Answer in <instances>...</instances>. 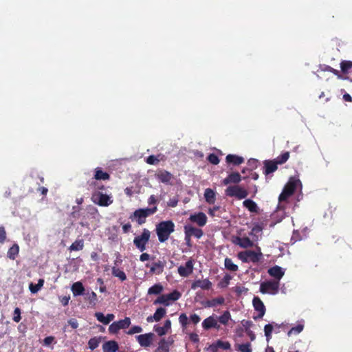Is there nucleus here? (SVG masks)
Wrapping results in <instances>:
<instances>
[{"label":"nucleus","mask_w":352,"mask_h":352,"mask_svg":"<svg viewBox=\"0 0 352 352\" xmlns=\"http://www.w3.org/2000/svg\"><path fill=\"white\" fill-rule=\"evenodd\" d=\"M174 231L175 224L172 221H162L156 226V233L162 243L167 241Z\"/></svg>","instance_id":"1"},{"label":"nucleus","mask_w":352,"mask_h":352,"mask_svg":"<svg viewBox=\"0 0 352 352\" xmlns=\"http://www.w3.org/2000/svg\"><path fill=\"white\" fill-rule=\"evenodd\" d=\"M279 286L278 280H267L261 283L259 290L263 294L274 295L278 292Z\"/></svg>","instance_id":"2"},{"label":"nucleus","mask_w":352,"mask_h":352,"mask_svg":"<svg viewBox=\"0 0 352 352\" xmlns=\"http://www.w3.org/2000/svg\"><path fill=\"white\" fill-rule=\"evenodd\" d=\"M237 256L238 258L244 263H256L261 259L262 253L261 252L260 250L258 252L246 250L239 252Z\"/></svg>","instance_id":"3"},{"label":"nucleus","mask_w":352,"mask_h":352,"mask_svg":"<svg viewBox=\"0 0 352 352\" xmlns=\"http://www.w3.org/2000/svg\"><path fill=\"white\" fill-rule=\"evenodd\" d=\"M150 236L151 232L147 229H144L140 235L134 238L133 243L140 252L146 250V244L148 242Z\"/></svg>","instance_id":"4"},{"label":"nucleus","mask_w":352,"mask_h":352,"mask_svg":"<svg viewBox=\"0 0 352 352\" xmlns=\"http://www.w3.org/2000/svg\"><path fill=\"white\" fill-rule=\"evenodd\" d=\"M157 210L156 206L151 208L138 209L133 212L132 218H134L138 221V224L141 225L145 222L147 217L154 214Z\"/></svg>","instance_id":"5"},{"label":"nucleus","mask_w":352,"mask_h":352,"mask_svg":"<svg viewBox=\"0 0 352 352\" xmlns=\"http://www.w3.org/2000/svg\"><path fill=\"white\" fill-rule=\"evenodd\" d=\"M181 297V294L175 290L173 292L161 295L154 301V304H162L165 306H168L170 305L171 302L175 301L178 300Z\"/></svg>","instance_id":"6"},{"label":"nucleus","mask_w":352,"mask_h":352,"mask_svg":"<svg viewBox=\"0 0 352 352\" xmlns=\"http://www.w3.org/2000/svg\"><path fill=\"white\" fill-rule=\"evenodd\" d=\"M226 194L229 197H235L239 199H244L248 195L247 190L238 185L228 186L226 190Z\"/></svg>","instance_id":"7"},{"label":"nucleus","mask_w":352,"mask_h":352,"mask_svg":"<svg viewBox=\"0 0 352 352\" xmlns=\"http://www.w3.org/2000/svg\"><path fill=\"white\" fill-rule=\"evenodd\" d=\"M131 324V319L126 317L123 320L113 322L109 327L110 333L116 334L120 329L128 328Z\"/></svg>","instance_id":"8"},{"label":"nucleus","mask_w":352,"mask_h":352,"mask_svg":"<svg viewBox=\"0 0 352 352\" xmlns=\"http://www.w3.org/2000/svg\"><path fill=\"white\" fill-rule=\"evenodd\" d=\"M92 200L95 204L101 206H108L113 202V199L111 196L103 194L100 192H95L92 195Z\"/></svg>","instance_id":"9"},{"label":"nucleus","mask_w":352,"mask_h":352,"mask_svg":"<svg viewBox=\"0 0 352 352\" xmlns=\"http://www.w3.org/2000/svg\"><path fill=\"white\" fill-rule=\"evenodd\" d=\"M154 337V333H148L137 336L136 340L141 346L146 348L150 346L152 344Z\"/></svg>","instance_id":"10"},{"label":"nucleus","mask_w":352,"mask_h":352,"mask_svg":"<svg viewBox=\"0 0 352 352\" xmlns=\"http://www.w3.org/2000/svg\"><path fill=\"white\" fill-rule=\"evenodd\" d=\"M202 327L206 330H208L211 328L219 329L220 325L218 323L217 316L212 314V316L206 318L202 322Z\"/></svg>","instance_id":"11"},{"label":"nucleus","mask_w":352,"mask_h":352,"mask_svg":"<svg viewBox=\"0 0 352 352\" xmlns=\"http://www.w3.org/2000/svg\"><path fill=\"white\" fill-rule=\"evenodd\" d=\"M193 261L192 259L188 260L184 265L178 267V273L182 277H187L193 272Z\"/></svg>","instance_id":"12"},{"label":"nucleus","mask_w":352,"mask_h":352,"mask_svg":"<svg viewBox=\"0 0 352 352\" xmlns=\"http://www.w3.org/2000/svg\"><path fill=\"white\" fill-rule=\"evenodd\" d=\"M189 220L195 223L200 227L204 226L207 223V217L204 212H198L192 214L190 216Z\"/></svg>","instance_id":"13"},{"label":"nucleus","mask_w":352,"mask_h":352,"mask_svg":"<svg viewBox=\"0 0 352 352\" xmlns=\"http://www.w3.org/2000/svg\"><path fill=\"white\" fill-rule=\"evenodd\" d=\"M252 304L254 309L258 312L257 318H263L265 314V307L260 298L254 297Z\"/></svg>","instance_id":"14"},{"label":"nucleus","mask_w":352,"mask_h":352,"mask_svg":"<svg viewBox=\"0 0 352 352\" xmlns=\"http://www.w3.org/2000/svg\"><path fill=\"white\" fill-rule=\"evenodd\" d=\"M171 329V321L170 320H166L164 325L160 327L159 325H155L153 327V330L155 332L160 336H162L168 333Z\"/></svg>","instance_id":"15"},{"label":"nucleus","mask_w":352,"mask_h":352,"mask_svg":"<svg viewBox=\"0 0 352 352\" xmlns=\"http://www.w3.org/2000/svg\"><path fill=\"white\" fill-rule=\"evenodd\" d=\"M267 272L271 276L275 278L274 280H278L279 283L280 280L282 278L285 274L283 269L278 265L270 268Z\"/></svg>","instance_id":"16"},{"label":"nucleus","mask_w":352,"mask_h":352,"mask_svg":"<svg viewBox=\"0 0 352 352\" xmlns=\"http://www.w3.org/2000/svg\"><path fill=\"white\" fill-rule=\"evenodd\" d=\"M233 243L243 248H252L254 246V242L248 237L237 236L233 239Z\"/></svg>","instance_id":"17"},{"label":"nucleus","mask_w":352,"mask_h":352,"mask_svg":"<svg viewBox=\"0 0 352 352\" xmlns=\"http://www.w3.org/2000/svg\"><path fill=\"white\" fill-rule=\"evenodd\" d=\"M211 287L212 283L207 278L195 280L191 285L192 289H196L198 287L202 289H209Z\"/></svg>","instance_id":"18"},{"label":"nucleus","mask_w":352,"mask_h":352,"mask_svg":"<svg viewBox=\"0 0 352 352\" xmlns=\"http://www.w3.org/2000/svg\"><path fill=\"white\" fill-rule=\"evenodd\" d=\"M173 339L168 338V340H166L162 338L159 342V346L155 352H169V347L173 344Z\"/></svg>","instance_id":"19"},{"label":"nucleus","mask_w":352,"mask_h":352,"mask_svg":"<svg viewBox=\"0 0 352 352\" xmlns=\"http://www.w3.org/2000/svg\"><path fill=\"white\" fill-rule=\"evenodd\" d=\"M156 177L161 182L164 184H169L173 179V175L164 170H158Z\"/></svg>","instance_id":"20"},{"label":"nucleus","mask_w":352,"mask_h":352,"mask_svg":"<svg viewBox=\"0 0 352 352\" xmlns=\"http://www.w3.org/2000/svg\"><path fill=\"white\" fill-rule=\"evenodd\" d=\"M184 230L186 238L190 237V236H195L199 239L203 235V232L201 229H198L190 226H186L184 227Z\"/></svg>","instance_id":"21"},{"label":"nucleus","mask_w":352,"mask_h":352,"mask_svg":"<svg viewBox=\"0 0 352 352\" xmlns=\"http://www.w3.org/2000/svg\"><path fill=\"white\" fill-rule=\"evenodd\" d=\"M94 316L96 319L103 324H108L115 318V316L113 314H109L107 316H104L101 312H96L95 313Z\"/></svg>","instance_id":"22"},{"label":"nucleus","mask_w":352,"mask_h":352,"mask_svg":"<svg viewBox=\"0 0 352 352\" xmlns=\"http://www.w3.org/2000/svg\"><path fill=\"white\" fill-rule=\"evenodd\" d=\"M241 181V176L239 173H232L226 178L223 180L224 185L229 184H238Z\"/></svg>","instance_id":"23"},{"label":"nucleus","mask_w":352,"mask_h":352,"mask_svg":"<svg viewBox=\"0 0 352 352\" xmlns=\"http://www.w3.org/2000/svg\"><path fill=\"white\" fill-rule=\"evenodd\" d=\"M118 349V344L114 340L107 341L102 345L103 352H116Z\"/></svg>","instance_id":"24"},{"label":"nucleus","mask_w":352,"mask_h":352,"mask_svg":"<svg viewBox=\"0 0 352 352\" xmlns=\"http://www.w3.org/2000/svg\"><path fill=\"white\" fill-rule=\"evenodd\" d=\"M71 289L74 296H76L83 294L85 287L81 282L78 281L72 285Z\"/></svg>","instance_id":"25"},{"label":"nucleus","mask_w":352,"mask_h":352,"mask_svg":"<svg viewBox=\"0 0 352 352\" xmlns=\"http://www.w3.org/2000/svg\"><path fill=\"white\" fill-rule=\"evenodd\" d=\"M340 67L342 72L345 74L350 76L352 74V62L348 60H344L340 63Z\"/></svg>","instance_id":"26"},{"label":"nucleus","mask_w":352,"mask_h":352,"mask_svg":"<svg viewBox=\"0 0 352 352\" xmlns=\"http://www.w3.org/2000/svg\"><path fill=\"white\" fill-rule=\"evenodd\" d=\"M164 267V263L162 261H158L153 264L151 267V272L153 274H160L162 273Z\"/></svg>","instance_id":"27"},{"label":"nucleus","mask_w":352,"mask_h":352,"mask_svg":"<svg viewBox=\"0 0 352 352\" xmlns=\"http://www.w3.org/2000/svg\"><path fill=\"white\" fill-rule=\"evenodd\" d=\"M243 206L252 212H258L257 204L251 199H246L243 202Z\"/></svg>","instance_id":"28"},{"label":"nucleus","mask_w":352,"mask_h":352,"mask_svg":"<svg viewBox=\"0 0 352 352\" xmlns=\"http://www.w3.org/2000/svg\"><path fill=\"white\" fill-rule=\"evenodd\" d=\"M204 197L208 204H213L215 201V193L211 188H206L204 192Z\"/></svg>","instance_id":"29"},{"label":"nucleus","mask_w":352,"mask_h":352,"mask_svg":"<svg viewBox=\"0 0 352 352\" xmlns=\"http://www.w3.org/2000/svg\"><path fill=\"white\" fill-rule=\"evenodd\" d=\"M298 182V180L291 178L287 183V184L285 186L284 188L286 190V191H288L290 193L293 194L296 188V185Z\"/></svg>","instance_id":"30"},{"label":"nucleus","mask_w":352,"mask_h":352,"mask_svg":"<svg viewBox=\"0 0 352 352\" xmlns=\"http://www.w3.org/2000/svg\"><path fill=\"white\" fill-rule=\"evenodd\" d=\"M164 290L163 286L160 283L155 284L151 287L148 290V294L149 295H157L161 294Z\"/></svg>","instance_id":"31"},{"label":"nucleus","mask_w":352,"mask_h":352,"mask_svg":"<svg viewBox=\"0 0 352 352\" xmlns=\"http://www.w3.org/2000/svg\"><path fill=\"white\" fill-rule=\"evenodd\" d=\"M111 272L114 276L118 278L121 281H124L126 279V276L124 271L116 267H112Z\"/></svg>","instance_id":"32"},{"label":"nucleus","mask_w":352,"mask_h":352,"mask_svg":"<svg viewBox=\"0 0 352 352\" xmlns=\"http://www.w3.org/2000/svg\"><path fill=\"white\" fill-rule=\"evenodd\" d=\"M226 161L235 165H239L243 162L244 160L243 157L234 155H228L226 157Z\"/></svg>","instance_id":"33"},{"label":"nucleus","mask_w":352,"mask_h":352,"mask_svg":"<svg viewBox=\"0 0 352 352\" xmlns=\"http://www.w3.org/2000/svg\"><path fill=\"white\" fill-rule=\"evenodd\" d=\"M225 302V299L223 297H217L206 302V305L210 307H216L219 305L223 304Z\"/></svg>","instance_id":"34"},{"label":"nucleus","mask_w":352,"mask_h":352,"mask_svg":"<svg viewBox=\"0 0 352 352\" xmlns=\"http://www.w3.org/2000/svg\"><path fill=\"white\" fill-rule=\"evenodd\" d=\"M217 319L218 322H219L221 324L226 325L231 320L230 313L228 311H226L221 316H217Z\"/></svg>","instance_id":"35"},{"label":"nucleus","mask_w":352,"mask_h":352,"mask_svg":"<svg viewBox=\"0 0 352 352\" xmlns=\"http://www.w3.org/2000/svg\"><path fill=\"white\" fill-rule=\"evenodd\" d=\"M225 267L231 272H236L238 270V265L234 264L231 258H226L224 261Z\"/></svg>","instance_id":"36"},{"label":"nucleus","mask_w":352,"mask_h":352,"mask_svg":"<svg viewBox=\"0 0 352 352\" xmlns=\"http://www.w3.org/2000/svg\"><path fill=\"white\" fill-rule=\"evenodd\" d=\"M19 251V248L18 245H13L8 251L7 255L8 257L10 259L14 260L16 256L18 255Z\"/></svg>","instance_id":"37"},{"label":"nucleus","mask_w":352,"mask_h":352,"mask_svg":"<svg viewBox=\"0 0 352 352\" xmlns=\"http://www.w3.org/2000/svg\"><path fill=\"white\" fill-rule=\"evenodd\" d=\"M84 241L82 239L76 240L69 247L70 251H79L83 249Z\"/></svg>","instance_id":"38"},{"label":"nucleus","mask_w":352,"mask_h":352,"mask_svg":"<svg viewBox=\"0 0 352 352\" xmlns=\"http://www.w3.org/2000/svg\"><path fill=\"white\" fill-rule=\"evenodd\" d=\"M166 314V310L163 307H160L157 309V310L153 315V318L155 319V322H158L165 316Z\"/></svg>","instance_id":"39"},{"label":"nucleus","mask_w":352,"mask_h":352,"mask_svg":"<svg viewBox=\"0 0 352 352\" xmlns=\"http://www.w3.org/2000/svg\"><path fill=\"white\" fill-rule=\"evenodd\" d=\"M265 172L266 174H270V173L274 172L278 168L277 163H276L274 162H272V161L266 162L265 164Z\"/></svg>","instance_id":"40"},{"label":"nucleus","mask_w":352,"mask_h":352,"mask_svg":"<svg viewBox=\"0 0 352 352\" xmlns=\"http://www.w3.org/2000/svg\"><path fill=\"white\" fill-rule=\"evenodd\" d=\"M43 279H39L37 284L30 283L29 286L30 292L33 294L36 293L41 289V287L43 286Z\"/></svg>","instance_id":"41"},{"label":"nucleus","mask_w":352,"mask_h":352,"mask_svg":"<svg viewBox=\"0 0 352 352\" xmlns=\"http://www.w3.org/2000/svg\"><path fill=\"white\" fill-rule=\"evenodd\" d=\"M86 298L89 300V305L91 307L96 306L97 301H98V298H97V295L94 292H91V293H87Z\"/></svg>","instance_id":"42"},{"label":"nucleus","mask_w":352,"mask_h":352,"mask_svg":"<svg viewBox=\"0 0 352 352\" xmlns=\"http://www.w3.org/2000/svg\"><path fill=\"white\" fill-rule=\"evenodd\" d=\"M95 178L96 179L107 180V179H109V175L108 173L103 172L100 168H96Z\"/></svg>","instance_id":"43"},{"label":"nucleus","mask_w":352,"mask_h":352,"mask_svg":"<svg viewBox=\"0 0 352 352\" xmlns=\"http://www.w3.org/2000/svg\"><path fill=\"white\" fill-rule=\"evenodd\" d=\"M231 279L232 276L230 274H226L221 280L219 283V287L221 288L228 287Z\"/></svg>","instance_id":"44"},{"label":"nucleus","mask_w":352,"mask_h":352,"mask_svg":"<svg viewBox=\"0 0 352 352\" xmlns=\"http://www.w3.org/2000/svg\"><path fill=\"white\" fill-rule=\"evenodd\" d=\"M304 326L302 324H298L297 326L292 327L289 331H288V336H290L292 335H296L300 333L302 329Z\"/></svg>","instance_id":"45"},{"label":"nucleus","mask_w":352,"mask_h":352,"mask_svg":"<svg viewBox=\"0 0 352 352\" xmlns=\"http://www.w3.org/2000/svg\"><path fill=\"white\" fill-rule=\"evenodd\" d=\"M217 345L218 346V348H221L224 350H228L230 349L231 345L229 342L228 341H222L221 340H219L216 342Z\"/></svg>","instance_id":"46"},{"label":"nucleus","mask_w":352,"mask_h":352,"mask_svg":"<svg viewBox=\"0 0 352 352\" xmlns=\"http://www.w3.org/2000/svg\"><path fill=\"white\" fill-rule=\"evenodd\" d=\"M99 343H100V340L98 338H93L89 340L88 345H89V349H91V350H94L98 346Z\"/></svg>","instance_id":"47"},{"label":"nucleus","mask_w":352,"mask_h":352,"mask_svg":"<svg viewBox=\"0 0 352 352\" xmlns=\"http://www.w3.org/2000/svg\"><path fill=\"white\" fill-rule=\"evenodd\" d=\"M272 330H273L272 324H266L264 327L265 335L267 340H269L272 337L271 334H272Z\"/></svg>","instance_id":"48"},{"label":"nucleus","mask_w":352,"mask_h":352,"mask_svg":"<svg viewBox=\"0 0 352 352\" xmlns=\"http://www.w3.org/2000/svg\"><path fill=\"white\" fill-rule=\"evenodd\" d=\"M179 322L183 328H186L188 322V318L186 314H180L179 317Z\"/></svg>","instance_id":"49"},{"label":"nucleus","mask_w":352,"mask_h":352,"mask_svg":"<svg viewBox=\"0 0 352 352\" xmlns=\"http://www.w3.org/2000/svg\"><path fill=\"white\" fill-rule=\"evenodd\" d=\"M238 349L241 352H252L251 344L250 343L240 344Z\"/></svg>","instance_id":"50"},{"label":"nucleus","mask_w":352,"mask_h":352,"mask_svg":"<svg viewBox=\"0 0 352 352\" xmlns=\"http://www.w3.org/2000/svg\"><path fill=\"white\" fill-rule=\"evenodd\" d=\"M143 331L142 328L140 326H133L128 331V335H133L135 333H141Z\"/></svg>","instance_id":"51"},{"label":"nucleus","mask_w":352,"mask_h":352,"mask_svg":"<svg viewBox=\"0 0 352 352\" xmlns=\"http://www.w3.org/2000/svg\"><path fill=\"white\" fill-rule=\"evenodd\" d=\"M21 309L16 307L14 311L13 320L16 322H19L21 320Z\"/></svg>","instance_id":"52"},{"label":"nucleus","mask_w":352,"mask_h":352,"mask_svg":"<svg viewBox=\"0 0 352 352\" xmlns=\"http://www.w3.org/2000/svg\"><path fill=\"white\" fill-rule=\"evenodd\" d=\"M292 194L290 193L288 191H286V190L285 188H283V192H281V194L279 196V201H285L286 200L289 196H291Z\"/></svg>","instance_id":"53"},{"label":"nucleus","mask_w":352,"mask_h":352,"mask_svg":"<svg viewBox=\"0 0 352 352\" xmlns=\"http://www.w3.org/2000/svg\"><path fill=\"white\" fill-rule=\"evenodd\" d=\"M208 161L212 164H218L219 162V157L215 154H210L208 157Z\"/></svg>","instance_id":"54"},{"label":"nucleus","mask_w":352,"mask_h":352,"mask_svg":"<svg viewBox=\"0 0 352 352\" xmlns=\"http://www.w3.org/2000/svg\"><path fill=\"white\" fill-rule=\"evenodd\" d=\"M218 349L219 348L216 342L210 344L208 347L206 348V350L208 352H217Z\"/></svg>","instance_id":"55"},{"label":"nucleus","mask_w":352,"mask_h":352,"mask_svg":"<svg viewBox=\"0 0 352 352\" xmlns=\"http://www.w3.org/2000/svg\"><path fill=\"white\" fill-rule=\"evenodd\" d=\"M160 162V160L154 155H150L147 159H146V162L148 164H157L158 162Z\"/></svg>","instance_id":"56"},{"label":"nucleus","mask_w":352,"mask_h":352,"mask_svg":"<svg viewBox=\"0 0 352 352\" xmlns=\"http://www.w3.org/2000/svg\"><path fill=\"white\" fill-rule=\"evenodd\" d=\"M201 320L200 317L196 314H192L190 317V321L192 322L193 324H196Z\"/></svg>","instance_id":"57"},{"label":"nucleus","mask_w":352,"mask_h":352,"mask_svg":"<svg viewBox=\"0 0 352 352\" xmlns=\"http://www.w3.org/2000/svg\"><path fill=\"white\" fill-rule=\"evenodd\" d=\"M6 238V232L4 228L0 227V243H2L5 241Z\"/></svg>","instance_id":"58"},{"label":"nucleus","mask_w":352,"mask_h":352,"mask_svg":"<svg viewBox=\"0 0 352 352\" xmlns=\"http://www.w3.org/2000/svg\"><path fill=\"white\" fill-rule=\"evenodd\" d=\"M261 231H262L261 227L259 226H256L252 229L250 235H256L257 234H261Z\"/></svg>","instance_id":"59"},{"label":"nucleus","mask_w":352,"mask_h":352,"mask_svg":"<svg viewBox=\"0 0 352 352\" xmlns=\"http://www.w3.org/2000/svg\"><path fill=\"white\" fill-rule=\"evenodd\" d=\"M54 340V337L53 336H48V337H46L44 340H43V343L45 346H49L50 345Z\"/></svg>","instance_id":"60"},{"label":"nucleus","mask_w":352,"mask_h":352,"mask_svg":"<svg viewBox=\"0 0 352 352\" xmlns=\"http://www.w3.org/2000/svg\"><path fill=\"white\" fill-rule=\"evenodd\" d=\"M177 203H178V199L176 198H173V199H170L168 201L167 204L168 206L175 207L177 205Z\"/></svg>","instance_id":"61"},{"label":"nucleus","mask_w":352,"mask_h":352,"mask_svg":"<svg viewBox=\"0 0 352 352\" xmlns=\"http://www.w3.org/2000/svg\"><path fill=\"white\" fill-rule=\"evenodd\" d=\"M68 323L73 329H76L78 327V323L76 320L71 319L68 321Z\"/></svg>","instance_id":"62"},{"label":"nucleus","mask_w":352,"mask_h":352,"mask_svg":"<svg viewBox=\"0 0 352 352\" xmlns=\"http://www.w3.org/2000/svg\"><path fill=\"white\" fill-rule=\"evenodd\" d=\"M289 157V154L288 152H286L285 153H283L282 155H281V160L279 161L280 163H284L285 162L288 158Z\"/></svg>","instance_id":"63"},{"label":"nucleus","mask_w":352,"mask_h":352,"mask_svg":"<svg viewBox=\"0 0 352 352\" xmlns=\"http://www.w3.org/2000/svg\"><path fill=\"white\" fill-rule=\"evenodd\" d=\"M150 258V255L147 253H143L140 255V260L141 261H146Z\"/></svg>","instance_id":"64"}]
</instances>
